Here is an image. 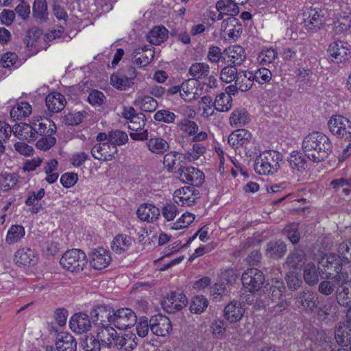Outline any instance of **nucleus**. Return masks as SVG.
Masks as SVG:
<instances>
[{
	"label": "nucleus",
	"mask_w": 351,
	"mask_h": 351,
	"mask_svg": "<svg viewBox=\"0 0 351 351\" xmlns=\"http://www.w3.org/2000/svg\"><path fill=\"white\" fill-rule=\"evenodd\" d=\"M168 38V30L164 26L154 27L147 35L148 41L158 45L165 41Z\"/></svg>",
	"instance_id": "44"
},
{
	"label": "nucleus",
	"mask_w": 351,
	"mask_h": 351,
	"mask_svg": "<svg viewBox=\"0 0 351 351\" xmlns=\"http://www.w3.org/2000/svg\"><path fill=\"white\" fill-rule=\"evenodd\" d=\"M305 53L304 47L299 44L284 48L282 58L285 61L295 62L300 59Z\"/></svg>",
	"instance_id": "39"
},
{
	"label": "nucleus",
	"mask_w": 351,
	"mask_h": 351,
	"mask_svg": "<svg viewBox=\"0 0 351 351\" xmlns=\"http://www.w3.org/2000/svg\"><path fill=\"white\" fill-rule=\"evenodd\" d=\"M306 254L301 249H295L287 258L286 264L292 268H297L304 263Z\"/></svg>",
	"instance_id": "48"
},
{
	"label": "nucleus",
	"mask_w": 351,
	"mask_h": 351,
	"mask_svg": "<svg viewBox=\"0 0 351 351\" xmlns=\"http://www.w3.org/2000/svg\"><path fill=\"white\" fill-rule=\"evenodd\" d=\"M101 344L97 336L86 335L82 342L84 351H100Z\"/></svg>",
	"instance_id": "56"
},
{
	"label": "nucleus",
	"mask_w": 351,
	"mask_h": 351,
	"mask_svg": "<svg viewBox=\"0 0 351 351\" xmlns=\"http://www.w3.org/2000/svg\"><path fill=\"white\" fill-rule=\"evenodd\" d=\"M111 85L117 90H125L132 85L130 80L123 75V72L117 71L110 76Z\"/></svg>",
	"instance_id": "47"
},
{
	"label": "nucleus",
	"mask_w": 351,
	"mask_h": 351,
	"mask_svg": "<svg viewBox=\"0 0 351 351\" xmlns=\"http://www.w3.org/2000/svg\"><path fill=\"white\" fill-rule=\"evenodd\" d=\"M302 147L305 156L313 162L324 161L332 151L329 137L319 132L306 135L302 141Z\"/></svg>",
	"instance_id": "1"
},
{
	"label": "nucleus",
	"mask_w": 351,
	"mask_h": 351,
	"mask_svg": "<svg viewBox=\"0 0 351 351\" xmlns=\"http://www.w3.org/2000/svg\"><path fill=\"white\" fill-rule=\"evenodd\" d=\"M25 235V229L22 226L13 225L9 229L6 241L10 243H14L19 241Z\"/></svg>",
	"instance_id": "55"
},
{
	"label": "nucleus",
	"mask_w": 351,
	"mask_h": 351,
	"mask_svg": "<svg viewBox=\"0 0 351 351\" xmlns=\"http://www.w3.org/2000/svg\"><path fill=\"white\" fill-rule=\"evenodd\" d=\"M242 283L244 287L249 291H258L265 281L263 273L256 268H249L242 274Z\"/></svg>",
	"instance_id": "12"
},
{
	"label": "nucleus",
	"mask_w": 351,
	"mask_h": 351,
	"mask_svg": "<svg viewBox=\"0 0 351 351\" xmlns=\"http://www.w3.org/2000/svg\"><path fill=\"white\" fill-rule=\"evenodd\" d=\"M113 308L106 305H98L90 311L93 322L98 326L112 325Z\"/></svg>",
	"instance_id": "16"
},
{
	"label": "nucleus",
	"mask_w": 351,
	"mask_h": 351,
	"mask_svg": "<svg viewBox=\"0 0 351 351\" xmlns=\"http://www.w3.org/2000/svg\"><path fill=\"white\" fill-rule=\"evenodd\" d=\"M266 255L272 258H280L282 257L287 252V245L280 241H271L266 246Z\"/></svg>",
	"instance_id": "34"
},
{
	"label": "nucleus",
	"mask_w": 351,
	"mask_h": 351,
	"mask_svg": "<svg viewBox=\"0 0 351 351\" xmlns=\"http://www.w3.org/2000/svg\"><path fill=\"white\" fill-rule=\"evenodd\" d=\"M194 192V188L191 186L177 189L173 194L175 202L181 206H192L195 204L196 199Z\"/></svg>",
	"instance_id": "24"
},
{
	"label": "nucleus",
	"mask_w": 351,
	"mask_h": 351,
	"mask_svg": "<svg viewBox=\"0 0 351 351\" xmlns=\"http://www.w3.org/2000/svg\"><path fill=\"white\" fill-rule=\"evenodd\" d=\"M56 346L58 351H75L77 342L71 334L60 332L58 335Z\"/></svg>",
	"instance_id": "31"
},
{
	"label": "nucleus",
	"mask_w": 351,
	"mask_h": 351,
	"mask_svg": "<svg viewBox=\"0 0 351 351\" xmlns=\"http://www.w3.org/2000/svg\"><path fill=\"white\" fill-rule=\"evenodd\" d=\"M319 274L322 278H335L341 275L343 265H345L340 257L335 254H326L319 262Z\"/></svg>",
	"instance_id": "6"
},
{
	"label": "nucleus",
	"mask_w": 351,
	"mask_h": 351,
	"mask_svg": "<svg viewBox=\"0 0 351 351\" xmlns=\"http://www.w3.org/2000/svg\"><path fill=\"white\" fill-rule=\"evenodd\" d=\"M317 300L316 293L311 291H302L295 298V304L300 310L313 312L317 306Z\"/></svg>",
	"instance_id": "18"
},
{
	"label": "nucleus",
	"mask_w": 351,
	"mask_h": 351,
	"mask_svg": "<svg viewBox=\"0 0 351 351\" xmlns=\"http://www.w3.org/2000/svg\"><path fill=\"white\" fill-rule=\"evenodd\" d=\"M208 302L203 295L195 296L190 304V311L193 313H202L207 308Z\"/></svg>",
	"instance_id": "50"
},
{
	"label": "nucleus",
	"mask_w": 351,
	"mask_h": 351,
	"mask_svg": "<svg viewBox=\"0 0 351 351\" xmlns=\"http://www.w3.org/2000/svg\"><path fill=\"white\" fill-rule=\"evenodd\" d=\"M335 339L339 345L347 346L350 344L351 349V329L348 327H339L335 334Z\"/></svg>",
	"instance_id": "52"
},
{
	"label": "nucleus",
	"mask_w": 351,
	"mask_h": 351,
	"mask_svg": "<svg viewBox=\"0 0 351 351\" xmlns=\"http://www.w3.org/2000/svg\"><path fill=\"white\" fill-rule=\"evenodd\" d=\"M26 206H29L28 211L32 214H36L43 209L40 200L36 199L35 192L30 191L25 202Z\"/></svg>",
	"instance_id": "57"
},
{
	"label": "nucleus",
	"mask_w": 351,
	"mask_h": 351,
	"mask_svg": "<svg viewBox=\"0 0 351 351\" xmlns=\"http://www.w3.org/2000/svg\"><path fill=\"white\" fill-rule=\"evenodd\" d=\"M111 326H97V337L101 346L108 348L114 347L117 335V331Z\"/></svg>",
	"instance_id": "21"
},
{
	"label": "nucleus",
	"mask_w": 351,
	"mask_h": 351,
	"mask_svg": "<svg viewBox=\"0 0 351 351\" xmlns=\"http://www.w3.org/2000/svg\"><path fill=\"white\" fill-rule=\"evenodd\" d=\"M135 313L129 308L113 309L111 324L118 329L123 330L132 327L136 323Z\"/></svg>",
	"instance_id": "9"
},
{
	"label": "nucleus",
	"mask_w": 351,
	"mask_h": 351,
	"mask_svg": "<svg viewBox=\"0 0 351 351\" xmlns=\"http://www.w3.org/2000/svg\"><path fill=\"white\" fill-rule=\"evenodd\" d=\"M15 259L17 264L23 266L35 265L38 261L36 252L28 247L17 250L15 253Z\"/></svg>",
	"instance_id": "30"
},
{
	"label": "nucleus",
	"mask_w": 351,
	"mask_h": 351,
	"mask_svg": "<svg viewBox=\"0 0 351 351\" xmlns=\"http://www.w3.org/2000/svg\"><path fill=\"white\" fill-rule=\"evenodd\" d=\"M327 52L330 60L335 64H345L350 58L348 44L341 40L332 42L328 46Z\"/></svg>",
	"instance_id": "10"
},
{
	"label": "nucleus",
	"mask_w": 351,
	"mask_h": 351,
	"mask_svg": "<svg viewBox=\"0 0 351 351\" xmlns=\"http://www.w3.org/2000/svg\"><path fill=\"white\" fill-rule=\"evenodd\" d=\"M189 75L192 80L197 83L202 81V84L207 86L210 88H215L217 86L216 78L210 75V66L205 62L193 63L189 69Z\"/></svg>",
	"instance_id": "7"
},
{
	"label": "nucleus",
	"mask_w": 351,
	"mask_h": 351,
	"mask_svg": "<svg viewBox=\"0 0 351 351\" xmlns=\"http://www.w3.org/2000/svg\"><path fill=\"white\" fill-rule=\"evenodd\" d=\"M197 83L192 80H187L181 85V97L186 101H191L196 99L199 97Z\"/></svg>",
	"instance_id": "35"
},
{
	"label": "nucleus",
	"mask_w": 351,
	"mask_h": 351,
	"mask_svg": "<svg viewBox=\"0 0 351 351\" xmlns=\"http://www.w3.org/2000/svg\"><path fill=\"white\" fill-rule=\"evenodd\" d=\"M134 105L145 112H154L158 107V101L150 95H140L134 101Z\"/></svg>",
	"instance_id": "42"
},
{
	"label": "nucleus",
	"mask_w": 351,
	"mask_h": 351,
	"mask_svg": "<svg viewBox=\"0 0 351 351\" xmlns=\"http://www.w3.org/2000/svg\"><path fill=\"white\" fill-rule=\"evenodd\" d=\"M335 282L337 285V291L343 290V293H351V280L349 279L348 274L346 272H342L341 275L335 277Z\"/></svg>",
	"instance_id": "61"
},
{
	"label": "nucleus",
	"mask_w": 351,
	"mask_h": 351,
	"mask_svg": "<svg viewBox=\"0 0 351 351\" xmlns=\"http://www.w3.org/2000/svg\"><path fill=\"white\" fill-rule=\"evenodd\" d=\"M18 182L17 176L10 173H1L0 174V187L7 191L16 185Z\"/></svg>",
	"instance_id": "53"
},
{
	"label": "nucleus",
	"mask_w": 351,
	"mask_h": 351,
	"mask_svg": "<svg viewBox=\"0 0 351 351\" xmlns=\"http://www.w3.org/2000/svg\"><path fill=\"white\" fill-rule=\"evenodd\" d=\"M176 117L174 112L168 109L159 110L154 115V118L156 121L167 124L174 123Z\"/></svg>",
	"instance_id": "58"
},
{
	"label": "nucleus",
	"mask_w": 351,
	"mask_h": 351,
	"mask_svg": "<svg viewBox=\"0 0 351 351\" xmlns=\"http://www.w3.org/2000/svg\"><path fill=\"white\" fill-rule=\"evenodd\" d=\"M278 56L277 51L272 48H267L262 50L258 56V59L262 64L273 62Z\"/></svg>",
	"instance_id": "62"
},
{
	"label": "nucleus",
	"mask_w": 351,
	"mask_h": 351,
	"mask_svg": "<svg viewBox=\"0 0 351 351\" xmlns=\"http://www.w3.org/2000/svg\"><path fill=\"white\" fill-rule=\"evenodd\" d=\"M330 131L337 138L351 141V121L342 115L332 116L328 122Z\"/></svg>",
	"instance_id": "8"
},
{
	"label": "nucleus",
	"mask_w": 351,
	"mask_h": 351,
	"mask_svg": "<svg viewBox=\"0 0 351 351\" xmlns=\"http://www.w3.org/2000/svg\"><path fill=\"white\" fill-rule=\"evenodd\" d=\"M304 279L308 285H314L317 283L319 278L317 268L315 264L308 263L304 269Z\"/></svg>",
	"instance_id": "49"
},
{
	"label": "nucleus",
	"mask_w": 351,
	"mask_h": 351,
	"mask_svg": "<svg viewBox=\"0 0 351 351\" xmlns=\"http://www.w3.org/2000/svg\"><path fill=\"white\" fill-rule=\"evenodd\" d=\"M34 132L36 136L37 149L47 151L56 143L53 134L56 132V125L53 121L45 117H40L32 121Z\"/></svg>",
	"instance_id": "2"
},
{
	"label": "nucleus",
	"mask_w": 351,
	"mask_h": 351,
	"mask_svg": "<svg viewBox=\"0 0 351 351\" xmlns=\"http://www.w3.org/2000/svg\"><path fill=\"white\" fill-rule=\"evenodd\" d=\"M12 132L16 137L21 140H26L29 143L36 141L32 121L29 124L21 123L14 125L12 128Z\"/></svg>",
	"instance_id": "27"
},
{
	"label": "nucleus",
	"mask_w": 351,
	"mask_h": 351,
	"mask_svg": "<svg viewBox=\"0 0 351 351\" xmlns=\"http://www.w3.org/2000/svg\"><path fill=\"white\" fill-rule=\"evenodd\" d=\"M160 213L159 208L152 204H141L136 211L138 217L141 220L148 223L156 221L160 216Z\"/></svg>",
	"instance_id": "25"
},
{
	"label": "nucleus",
	"mask_w": 351,
	"mask_h": 351,
	"mask_svg": "<svg viewBox=\"0 0 351 351\" xmlns=\"http://www.w3.org/2000/svg\"><path fill=\"white\" fill-rule=\"evenodd\" d=\"M110 261L109 252L103 248L95 250L90 254V264L95 269L106 268Z\"/></svg>",
	"instance_id": "22"
},
{
	"label": "nucleus",
	"mask_w": 351,
	"mask_h": 351,
	"mask_svg": "<svg viewBox=\"0 0 351 351\" xmlns=\"http://www.w3.org/2000/svg\"><path fill=\"white\" fill-rule=\"evenodd\" d=\"M132 244V239L131 237L119 234L114 238L111 247L116 254H121L128 250Z\"/></svg>",
	"instance_id": "32"
},
{
	"label": "nucleus",
	"mask_w": 351,
	"mask_h": 351,
	"mask_svg": "<svg viewBox=\"0 0 351 351\" xmlns=\"http://www.w3.org/2000/svg\"><path fill=\"white\" fill-rule=\"evenodd\" d=\"M177 126L180 130L189 136H192L195 135L199 131V127L197 124L187 118L182 119L180 121L177 123Z\"/></svg>",
	"instance_id": "51"
},
{
	"label": "nucleus",
	"mask_w": 351,
	"mask_h": 351,
	"mask_svg": "<svg viewBox=\"0 0 351 351\" xmlns=\"http://www.w3.org/2000/svg\"><path fill=\"white\" fill-rule=\"evenodd\" d=\"M245 309L239 302L233 301L224 308L225 317L232 323L239 321L243 316Z\"/></svg>",
	"instance_id": "28"
},
{
	"label": "nucleus",
	"mask_w": 351,
	"mask_h": 351,
	"mask_svg": "<svg viewBox=\"0 0 351 351\" xmlns=\"http://www.w3.org/2000/svg\"><path fill=\"white\" fill-rule=\"evenodd\" d=\"M323 10L319 8H307L304 12V26L308 32H316L324 23Z\"/></svg>",
	"instance_id": "11"
},
{
	"label": "nucleus",
	"mask_w": 351,
	"mask_h": 351,
	"mask_svg": "<svg viewBox=\"0 0 351 351\" xmlns=\"http://www.w3.org/2000/svg\"><path fill=\"white\" fill-rule=\"evenodd\" d=\"M252 140V134L245 129H239L228 136V142L232 147L247 146Z\"/></svg>",
	"instance_id": "23"
},
{
	"label": "nucleus",
	"mask_w": 351,
	"mask_h": 351,
	"mask_svg": "<svg viewBox=\"0 0 351 351\" xmlns=\"http://www.w3.org/2000/svg\"><path fill=\"white\" fill-rule=\"evenodd\" d=\"M134 333L128 331L123 335H117L114 347L123 351H132L138 345Z\"/></svg>",
	"instance_id": "26"
},
{
	"label": "nucleus",
	"mask_w": 351,
	"mask_h": 351,
	"mask_svg": "<svg viewBox=\"0 0 351 351\" xmlns=\"http://www.w3.org/2000/svg\"><path fill=\"white\" fill-rule=\"evenodd\" d=\"M213 106L219 112H228L232 107V98L230 94L221 93L216 96Z\"/></svg>",
	"instance_id": "45"
},
{
	"label": "nucleus",
	"mask_w": 351,
	"mask_h": 351,
	"mask_svg": "<svg viewBox=\"0 0 351 351\" xmlns=\"http://www.w3.org/2000/svg\"><path fill=\"white\" fill-rule=\"evenodd\" d=\"M238 1L235 0H219L216 4V8L219 15H230L233 17L239 12Z\"/></svg>",
	"instance_id": "33"
},
{
	"label": "nucleus",
	"mask_w": 351,
	"mask_h": 351,
	"mask_svg": "<svg viewBox=\"0 0 351 351\" xmlns=\"http://www.w3.org/2000/svg\"><path fill=\"white\" fill-rule=\"evenodd\" d=\"M69 326L74 332L77 334L89 330L91 328L89 316L84 313L74 314L70 319Z\"/></svg>",
	"instance_id": "20"
},
{
	"label": "nucleus",
	"mask_w": 351,
	"mask_h": 351,
	"mask_svg": "<svg viewBox=\"0 0 351 351\" xmlns=\"http://www.w3.org/2000/svg\"><path fill=\"white\" fill-rule=\"evenodd\" d=\"M239 71L235 66L228 65L223 67L220 73L221 80L226 83L235 81Z\"/></svg>",
	"instance_id": "60"
},
{
	"label": "nucleus",
	"mask_w": 351,
	"mask_h": 351,
	"mask_svg": "<svg viewBox=\"0 0 351 351\" xmlns=\"http://www.w3.org/2000/svg\"><path fill=\"white\" fill-rule=\"evenodd\" d=\"M32 16L40 21H47L48 19L47 0H34L32 5Z\"/></svg>",
	"instance_id": "43"
},
{
	"label": "nucleus",
	"mask_w": 351,
	"mask_h": 351,
	"mask_svg": "<svg viewBox=\"0 0 351 351\" xmlns=\"http://www.w3.org/2000/svg\"><path fill=\"white\" fill-rule=\"evenodd\" d=\"M32 112V106L27 102H21L14 106L10 110L11 118L15 120H21L28 117Z\"/></svg>",
	"instance_id": "46"
},
{
	"label": "nucleus",
	"mask_w": 351,
	"mask_h": 351,
	"mask_svg": "<svg viewBox=\"0 0 351 351\" xmlns=\"http://www.w3.org/2000/svg\"><path fill=\"white\" fill-rule=\"evenodd\" d=\"M220 33L226 40H237L243 32L242 25L239 19L229 17L223 20L221 25Z\"/></svg>",
	"instance_id": "14"
},
{
	"label": "nucleus",
	"mask_w": 351,
	"mask_h": 351,
	"mask_svg": "<svg viewBox=\"0 0 351 351\" xmlns=\"http://www.w3.org/2000/svg\"><path fill=\"white\" fill-rule=\"evenodd\" d=\"M117 148L110 141L95 145L91 149V154L95 159L99 160H110L117 152Z\"/></svg>",
	"instance_id": "19"
},
{
	"label": "nucleus",
	"mask_w": 351,
	"mask_h": 351,
	"mask_svg": "<svg viewBox=\"0 0 351 351\" xmlns=\"http://www.w3.org/2000/svg\"><path fill=\"white\" fill-rule=\"evenodd\" d=\"M45 102L48 110L52 113H56L64 109L66 99L61 93L53 92L46 97Z\"/></svg>",
	"instance_id": "29"
},
{
	"label": "nucleus",
	"mask_w": 351,
	"mask_h": 351,
	"mask_svg": "<svg viewBox=\"0 0 351 351\" xmlns=\"http://www.w3.org/2000/svg\"><path fill=\"white\" fill-rule=\"evenodd\" d=\"M288 162L291 168L298 172L304 171L307 167V160L300 152H292L288 158Z\"/></svg>",
	"instance_id": "38"
},
{
	"label": "nucleus",
	"mask_w": 351,
	"mask_h": 351,
	"mask_svg": "<svg viewBox=\"0 0 351 351\" xmlns=\"http://www.w3.org/2000/svg\"><path fill=\"white\" fill-rule=\"evenodd\" d=\"M228 62L234 64V66L241 65L246 59L244 48L240 45H233L226 49Z\"/></svg>",
	"instance_id": "37"
},
{
	"label": "nucleus",
	"mask_w": 351,
	"mask_h": 351,
	"mask_svg": "<svg viewBox=\"0 0 351 351\" xmlns=\"http://www.w3.org/2000/svg\"><path fill=\"white\" fill-rule=\"evenodd\" d=\"M337 255L344 265L351 263V241H343L339 244Z\"/></svg>",
	"instance_id": "54"
},
{
	"label": "nucleus",
	"mask_w": 351,
	"mask_h": 351,
	"mask_svg": "<svg viewBox=\"0 0 351 351\" xmlns=\"http://www.w3.org/2000/svg\"><path fill=\"white\" fill-rule=\"evenodd\" d=\"M254 82L252 72L243 70L239 71L234 81L237 88L241 91L250 90L252 87Z\"/></svg>",
	"instance_id": "36"
},
{
	"label": "nucleus",
	"mask_w": 351,
	"mask_h": 351,
	"mask_svg": "<svg viewBox=\"0 0 351 351\" xmlns=\"http://www.w3.org/2000/svg\"><path fill=\"white\" fill-rule=\"evenodd\" d=\"M180 179L184 183L199 187L204 182V174L194 167H180L177 170Z\"/></svg>",
	"instance_id": "13"
},
{
	"label": "nucleus",
	"mask_w": 351,
	"mask_h": 351,
	"mask_svg": "<svg viewBox=\"0 0 351 351\" xmlns=\"http://www.w3.org/2000/svg\"><path fill=\"white\" fill-rule=\"evenodd\" d=\"M146 145L149 150L156 154H163L169 149V143L161 137L151 138Z\"/></svg>",
	"instance_id": "41"
},
{
	"label": "nucleus",
	"mask_w": 351,
	"mask_h": 351,
	"mask_svg": "<svg viewBox=\"0 0 351 351\" xmlns=\"http://www.w3.org/2000/svg\"><path fill=\"white\" fill-rule=\"evenodd\" d=\"M151 332L158 337H167L172 330V324L165 315L158 314L152 316L149 319Z\"/></svg>",
	"instance_id": "15"
},
{
	"label": "nucleus",
	"mask_w": 351,
	"mask_h": 351,
	"mask_svg": "<svg viewBox=\"0 0 351 351\" xmlns=\"http://www.w3.org/2000/svg\"><path fill=\"white\" fill-rule=\"evenodd\" d=\"M269 287L267 289V295L276 304L272 306V312L275 314L280 313L289 305L285 296V286L282 280L273 279L271 285L268 284Z\"/></svg>",
	"instance_id": "4"
},
{
	"label": "nucleus",
	"mask_w": 351,
	"mask_h": 351,
	"mask_svg": "<svg viewBox=\"0 0 351 351\" xmlns=\"http://www.w3.org/2000/svg\"><path fill=\"white\" fill-rule=\"evenodd\" d=\"M206 148L201 143H195L191 152H188L184 154V158L189 161H195L206 152Z\"/></svg>",
	"instance_id": "64"
},
{
	"label": "nucleus",
	"mask_w": 351,
	"mask_h": 351,
	"mask_svg": "<svg viewBox=\"0 0 351 351\" xmlns=\"http://www.w3.org/2000/svg\"><path fill=\"white\" fill-rule=\"evenodd\" d=\"M109 141L116 147L126 143L128 141V134L123 131L116 130H112L108 134Z\"/></svg>",
	"instance_id": "59"
},
{
	"label": "nucleus",
	"mask_w": 351,
	"mask_h": 351,
	"mask_svg": "<svg viewBox=\"0 0 351 351\" xmlns=\"http://www.w3.org/2000/svg\"><path fill=\"white\" fill-rule=\"evenodd\" d=\"M187 304L186 297L182 293H172L162 302V308L169 313L181 310Z\"/></svg>",
	"instance_id": "17"
},
{
	"label": "nucleus",
	"mask_w": 351,
	"mask_h": 351,
	"mask_svg": "<svg viewBox=\"0 0 351 351\" xmlns=\"http://www.w3.org/2000/svg\"><path fill=\"white\" fill-rule=\"evenodd\" d=\"M154 51H147L146 53H141L137 56H132V62L140 67L148 65L154 59Z\"/></svg>",
	"instance_id": "63"
},
{
	"label": "nucleus",
	"mask_w": 351,
	"mask_h": 351,
	"mask_svg": "<svg viewBox=\"0 0 351 351\" xmlns=\"http://www.w3.org/2000/svg\"><path fill=\"white\" fill-rule=\"evenodd\" d=\"M284 163L282 154L276 150H265L255 160L254 170L259 175H274Z\"/></svg>",
	"instance_id": "3"
},
{
	"label": "nucleus",
	"mask_w": 351,
	"mask_h": 351,
	"mask_svg": "<svg viewBox=\"0 0 351 351\" xmlns=\"http://www.w3.org/2000/svg\"><path fill=\"white\" fill-rule=\"evenodd\" d=\"M60 263L71 272L82 271L87 263L86 254L80 249L67 250L61 257Z\"/></svg>",
	"instance_id": "5"
},
{
	"label": "nucleus",
	"mask_w": 351,
	"mask_h": 351,
	"mask_svg": "<svg viewBox=\"0 0 351 351\" xmlns=\"http://www.w3.org/2000/svg\"><path fill=\"white\" fill-rule=\"evenodd\" d=\"M250 120V114L244 108L234 110L229 119L230 124L237 128L245 125Z\"/></svg>",
	"instance_id": "40"
}]
</instances>
